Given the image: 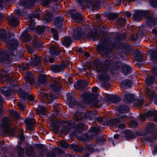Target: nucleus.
Wrapping results in <instances>:
<instances>
[{"label":"nucleus","mask_w":157,"mask_h":157,"mask_svg":"<svg viewBox=\"0 0 157 157\" xmlns=\"http://www.w3.org/2000/svg\"><path fill=\"white\" fill-rule=\"evenodd\" d=\"M96 65L95 70L98 73L97 77L100 81L105 82L109 80V76L108 73L107 67L101 64H96Z\"/></svg>","instance_id":"1"},{"label":"nucleus","mask_w":157,"mask_h":157,"mask_svg":"<svg viewBox=\"0 0 157 157\" xmlns=\"http://www.w3.org/2000/svg\"><path fill=\"white\" fill-rule=\"evenodd\" d=\"M6 44L9 45V52L12 55L15 56L17 54L16 48L18 44V42L14 39L10 41L6 42Z\"/></svg>","instance_id":"2"},{"label":"nucleus","mask_w":157,"mask_h":157,"mask_svg":"<svg viewBox=\"0 0 157 157\" xmlns=\"http://www.w3.org/2000/svg\"><path fill=\"white\" fill-rule=\"evenodd\" d=\"M127 117L125 115H123L121 116V118H116L112 120L111 122L113 123L112 124L114 125H115L116 124L121 121H125V120L127 118ZM115 128L117 127L121 129L124 128H125V126L124 124H121L118 126H115Z\"/></svg>","instance_id":"3"},{"label":"nucleus","mask_w":157,"mask_h":157,"mask_svg":"<svg viewBox=\"0 0 157 157\" xmlns=\"http://www.w3.org/2000/svg\"><path fill=\"white\" fill-rule=\"evenodd\" d=\"M3 127V132L6 135L12 136L14 133V130L9 126V124L7 122H4L2 124Z\"/></svg>","instance_id":"4"},{"label":"nucleus","mask_w":157,"mask_h":157,"mask_svg":"<svg viewBox=\"0 0 157 157\" xmlns=\"http://www.w3.org/2000/svg\"><path fill=\"white\" fill-rule=\"evenodd\" d=\"M18 94L19 96L23 98H27L30 101H33L34 100V98L31 95L28 93L23 92L21 89H20L18 90Z\"/></svg>","instance_id":"5"},{"label":"nucleus","mask_w":157,"mask_h":157,"mask_svg":"<svg viewBox=\"0 0 157 157\" xmlns=\"http://www.w3.org/2000/svg\"><path fill=\"white\" fill-rule=\"evenodd\" d=\"M70 14L71 17L75 20L82 21L83 17L80 14L75 10L70 11Z\"/></svg>","instance_id":"6"},{"label":"nucleus","mask_w":157,"mask_h":157,"mask_svg":"<svg viewBox=\"0 0 157 157\" xmlns=\"http://www.w3.org/2000/svg\"><path fill=\"white\" fill-rule=\"evenodd\" d=\"M53 83L50 85V87L55 91H57L61 87L59 81L57 78H53L52 79Z\"/></svg>","instance_id":"7"},{"label":"nucleus","mask_w":157,"mask_h":157,"mask_svg":"<svg viewBox=\"0 0 157 157\" xmlns=\"http://www.w3.org/2000/svg\"><path fill=\"white\" fill-rule=\"evenodd\" d=\"M145 12L143 10H136L133 14V19L136 21H140L141 17L145 14Z\"/></svg>","instance_id":"8"},{"label":"nucleus","mask_w":157,"mask_h":157,"mask_svg":"<svg viewBox=\"0 0 157 157\" xmlns=\"http://www.w3.org/2000/svg\"><path fill=\"white\" fill-rule=\"evenodd\" d=\"M95 146L93 144H90L83 147V148H81V150L79 151H83L85 149L86 152H93L96 150Z\"/></svg>","instance_id":"9"},{"label":"nucleus","mask_w":157,"mask_h":157,"mask_svg":"<svg viewBox=\"0 0 157 157\" xmlns=\"http://www.w3.org/2000/svg\"><path fill=\"white\" fill-rule=\"evenodd\" d=\"M25 123L27 127L30 130L35 123V121L33 118H27L25 121Z\"/></svg>","instance_id":"10"},{"label":"nucleus","mask_w":157,"mask_h":157,"mask_svg":"<svg viewBox=\"0 0 157 157\" xmlns=\"http://www.w3.org/2000/svg\"><path fill=\"white\" fill-rule=\"evenodd\" d=\"M65 65L63 64L60 65H53L51 67L52 71L57 72L63 71L65 68Z\"/></svg>","instance_id":"11"},{"label":"nucleus","mask_w":157,"mask_h":157,"mask_svg":"<svg viewBox=\"0 0 157 157\" xmlns=\"http://www.w3.org/2000/svg\"><path fill=\"white\" fill-rule=\"evenodd\" d=\"M122 71L124 75H127L132 70V67L128 64H124L122 65Z\"/></svg>","instance_id":"12"},{"label":"nucleus","mask_w":157,"mask_h":157,"mask_svg":"<svg viewBox=\"0 0 157 157\" xmlns=\"http://www.w3.org/2000/svg\"><path fill=\"white\" fill-rule=\"evenodd\" d=\"M9 80L10 83L12 84V79L9 75L8 73L5 71H3L2 72L0 73V81H2L5 77Z\"/></svg>","instance_id":"13"},{"label":"nucleus","mask_w":157,"mask_h":157,"mask_svg":"<svg viewBox=\"0 0 157 157\" xmlns=\"http://www.w3.org/2000/svg\"><path fill=\"white\" fill-rule=\"evenodd\" d=\"M25 79L26 81L29 82L30 84L34 83L33 76L31 72H27L26 74Z\"/></svg>","instance_id":"14"},{"label":"nucleus","mask_w":157,"mask_h":157,"mask_svg":"<svg viewBox=\"0 0 157 157\" xmlns=\"http://www.w3.org/2000/svg\"><path fill=\"white\" fill-rule=\"evenodd\" d=\"M28 29H26L21 35V38L25 42L27 41L30 40V37L28 34Z\"/></svg>","instance_id":"15"},{"label":"nucleus","mask_w":157,"mask_h":157,"mask_svg":"<svg viewBox=\"0 0 157 157\" xmlns=\"http://www.w3.org/2000/svg\"><path fill=\"white\" fill-rule=\"evenodd\" d=\"M9 23L10 25L13 26H17L19 24L18 19L13 16L12 17L10 18Z\"/></svg>","instance_id":"16"},{"label":"nucleus","mask_w":157,"mask_h":157,"mask_svg":"<svg viewBox=\"0 0 157 157\" xmlns=\"http://www.w3.org/2000/svg\"><path fill=\"white\" fill-rule=\"evenodd\" d=\"M59 49L55 46L52 47L50 50V53L53 55L58 56L59 54Z\"/></svg>","instance_id":"17"},{"label":"nucleus","mask_w":157,"mask_h":157,"mask_svg":"<svg viewBox=\"0 0 157 157\" xmlns=\"http://www.w3.org/2000/svg\"><path fill=\"white\" fill-rule=\"evenodd\" d=\"M132 85V82L128 79L123 80L121 83L122 87L124 89L130 87Z\"/></svg>","instance_id":"18"},{"label":"nucleus","mask_w":157,"mask_h":157,"mask_svg":"<svg viewBox=\"0 0 157 157\" xmlns=\"http://www.w3.org/2000/svg\"><path fill=\"white\" fill-rule=\"evenodd\" d=\"M99 101H98L96 98L92 99L89 102L90 106L92 108H96L99 106Z\"/></svg>","instance_id":"19"},{"label":"nucleus","mask_w":157,"mask_h":157,"mask_svg":"<svg viewBox=\"0 0 157 157\" xmlns=\"http://www.w3.org/2000/svg\"><path fill=\"white\" fill-rule=\"evenodd\" d=\"M36 111L38 114L44 115L46 114V110L45 107L39 106L36 109Z\"/></svg>","instance_id":"20"},{"label":"nucleus","mask_w":157,"mask_h":157,"mask_svg":"<svg viewBox=\"0 0 157 157\" xmlns=\"http://www.w3.org/2000/svg\"><path fill=\"white\" fill-rule=\"evenodd\" d=\"M117 110L120 113H125L128 111L129 109L126 105H123L118 107Z\"/></svg>","instance_id":"21"},{"label":"nucleus","mask_w":157,"mask_h":157,"mask_svg":"<svg viewBox=\"0 0 157 157\" xmlns=\"http://www.w3.org/2000/svg\"><path fill=\"white\" fill-rule=\"evenodd\" d=\"M147 24L149 25L152 26H154L156 23V20L155 19L151 17H147Z\"/></svg>","instance_id":"22"},{"label":"nucleus","mask_w":157,"mask_h":157,"mask_svg":"<svg viewBox=\"0 0 157 157\" xmlns=\"http://www.w3.org/2000/svg\"><path fill=\"white\" fill-rule=\"evenodd\" d=\"M71 43V40L70 37L68 36L64 38L63 44L65 46L68 47L70 45Z\"/></svg>","instance_id":"23"},{"label":"nucleus","mask_w":157,"mask_h":157,"mask_svg":"<svg viewBox=\"0 0 157 157\" xmlns=\"http://www.w3.org/2000/svg\"><path fill=\"white\" fill-rule=\"evenodd\" d=\"M1 91L4 95L6 96H10L11 93L10 89L8 87L2 88Z\"/></svg>","instance_id":"24"},{"label":"nucleus","mask_w":157,"mask_h":157,"mask_svg":"<svg viewBox=\"0 0 157 157\" xmlns=\"http://www.w3.org/2000/svg\"><path fill=\"white\" fill-rule=\"evenodd\" d=\"M34 56V58L32 61V64L36 66L40 63L41 59L40 57H38L36 55H35Z\"/></svg>","instance_id":"25"},{"label":"nucleus","mask_w":157,"mask_h":157,"mask_svg":"<svg viewBox=\"0 0 157 157\" xmlns=\"http://www.w3.org/2000/svg\"><path fill=\"white\" fill-rule=\"evenodd\" d=\"M17 150L18 154V157H24L25 152L23 148L17 147Z\"/></svg>","instance_id":"26"},{"label":"nucleus","mask_w":157,"mask_h":157,"mask_svg":"<svg viewBox=\"0 0 157 157\" xmlns=\"http://www.w3.org/2000/svg\"><path fill=\"white\" fill-rule=\"evenodd\" d=\"M150 54L151 59L154 60H155V59L157 61V59H156L157 57V51L156 50H150Z\"/></svg>","instance_id":"27"},{"label":"nucleus","mask_w":157,"mask_h":157,"mask_svg":"<svg viewBox=\"0 0 157 157\" xmlns=\"http://www.w3.org/2000/svg\"><path fill=\"white\" fill-rule=\"evenodd\" d=\"M134 97L133 94H126L125 97V100L126 102H131L132 99L134 98Z\"/></svg>","instance_id":"28"},{"label":"nucleus","mask_w":157,"mask_h":157,"mask_svg":"<svg viewBox=\"0 0 157 157\" xmlns=\"http://www.w3.org/2000/svg\"><path fill=\"white\" fill-rule=\"evenodd\" d=\"M63 20V19L62 17L57 18L55 22V26L56 27L60 26L62 25V21Z\"/></svg>","instance_id":"29"},{"label":"nucleus","mask_w":157,"mask_h":157,"mask_svg":"<svg viewBox=\"0 0 157 157\" xmlns=\"http://www.w3.org/2000/svg\"><path fill=\"white\" fill-rule=\"evenodd\" d=\"M101 50L105 53V55L107 57H109L111 56L112 55V52L110 51V50L107 48H102Z\"/></svg>","instance_id":"30"},{"label":"nucleus","mask_w":157,"mask_h":157,"mask_svg":"<svg viewBox=\"0 0 157 157\" xmlns=\"http://www.w3.org/2000/svg\"><path fill=\"white\" fill-rule=\"evenodd\" d=\"M154 80V78L152 76L148 77L146 80V83L148 86H150L153 84Z\"/></svg>","instance_id":"31"},{"label":"nucleus","mask_w":157,"mask_h":157,"mask_svg":"<svg viewBox=\"0 0 157 157\" xmlns=\"http://www.w3.org/2000/svg\"><path fill=\"white\" fill-rule=\"evenodd\" d=\"M134 56L135 59L137 61H140L141 60V56L139 51L136 50L134 52Z\"/></svg>","instance_id":"32"},{"label":"nucleus","mask_w":157,"mask_h":157,"mask_svg":"<svg viewBox=\"0 0 157 157\" xmlns=\"http://www.w3.org/2000/svg\"><path fill=\"white\" fill-rule=\"evenodd\" d=\"M146 94L147 96L149 98H152L153 97L155 94L154 92L150 90L149 88H147Z\"/></svg>","instance_id":"33"},{"label":"nucleus","mask_w":157,"mask_h":157,"mask_svg":"<svg viewBox=\"0 0 157 157\" xmlns=\"http://www.w3.org/2000/svg\"><path fill=\"white\" fill-rule=\"evenodd\" d=\"M41 96L43 98H45V99L46 100H47L48 99L49 100V98H50L51 100H52L54 99L52 95H51L50 94L48 95V94L45 93H41Z\"/></svg>","instance_id":"34"},{"label":"nucleus","mask_w":157,"mask_h":157,"mask_svg":"<svg viewBox=\"0 0 157 157\" xmlns=\"http://www.w3.org/2000/svg\"><path fill=\"white\" fill-rule=\"evenodd\" d=\"M46 76L44 75H40L39 78V82L42 84H44L46 82Z\"/></svg>","instance_id":"35"},{"label":"nucleus","mask_w":157,"mask_h":157,"mask_svg":"<svg viewBox=\"0 0 157 157\" xmlns=\"http://www.w3.org/2000/svg\"><path fill=\"white\" fill-rule=\"evenodd\" d=\"M73 36L74 39H77L79 36V31L78 29L76 28L74 30Z\"/></svg>","instance_id":"36"},{"label":"nucleus","mask_w":157,"mask_h":157,"mask_svg":"<svg viewBox=\"0 0 157 157\" xmlns=\"http://www.w3.org/2000/svg\"><path fill=\"white\" fill-rule=\"evenodd\" d=\"M157 112V111L156 110H149L146 113V114L147 117H151L152 116H155L156 115Z\"/></svg>","instance_id":"37"},{"label":"nucleus","mask_w":157,"mask_h":157,"mask_svg":"<svg viewBox=\"0 0 157 157\" xmlns=\"http://www.w3.org/2000/svg\"><path fill=\"white\" fill-rule=\"evenodd\" d=\"M10 113L11 116L12 117L17 119L20 118L19 114L15 110H11L10 112Z\"/></svg>","instance_id":"38"},{"label":"nucleus","mask_w":157,"mask_h":157,"mask_svg":"<svg viewBox=\"0 0 157 157\" xmlns=\"http://www.w3.org/2000/svg\"><path fill=\"white\" fill-rule=\"evenodd\" d=\"M75 86H77L80 89H83V88L81 86H83L84 87L86 86L85 82L84 81L82 82H78L77 83H75Z\"/></svg>","instance_id":"39"},{"label":"nucleus","mask_w":157,"mask_h":157,"mask_svg":"<svg viewBox=\"0 0 157 157\" xmlns=\"http://www.w3.org/2000/svg\"><path fill=\"white\" fill-rule=\"evenodd\" d=\"M112 99V102L113 103H117L121 100L120 98L118 96H112L111 97Z\"/></svg>","instance_id":"40"},{"label":"nucleus","mask_w":157,"mask_h":157,"mask_svg":"<svg viewBox=\"0 0 157 157\" xmlns=\"http://www.w3.org/2000/svg\"><path fill=\"white\" fill-rule=\"evenodd\" d=\"M126 137L128 139H131L134 138L135 136L133 132L130 131H128L126 132Z\"/></svg>","instance_id":"41"},{"label":"nucleus","mask_w":157,"mask_h":157,"mask_svg":"<svg viewBox=\"0 0 157 157\" xmlns=\"http://www.w3.org/2000/svg\"><path fill=\"white\" fill-rule=\"evenodd\" d=\"M135 105L137 107H140L143 105V101L142 100H136L134 101Z\"/></svg>","instance_id":"42"},{"label":"nucleus","mask_w":157,"mask_h":157,"mask_svg":"<svg viewBox=\"0 0 157 157\" xmlns=\"http://www.w3.org/2000/svg\"><path fill=\"white\" fill-rule=\"evenodd\" d=\"M99 36V35L96 33H92L90 36H88L89 38H92L93 40L97 39Z\"/></svg>","instance_id":"43"},{"label":"nucleus","mask_w":157,"mask_h":157,"mask_svg":"<svg viewBox=\"0 0 157 157\" xmlns=\"http://www.w3.org/2000/svg\"><path fill=\"white\" fill-rule=\"evenodd\" d=\"M51 32L53 34V36L54 39L55 40H57L58 36L57 35V32L55 29H51Z\"/></svg>","instance_id":"44"},{"label":"nucleus","mask_w":157,"mask_h":157,"mask_svg":"<svg viewBox=\"0 0 157 157\" xmlns=\"http://www.w3.org/2000/svg\"><path fill=\"white\" fill-rule=\"evenodd\" d=\"M60 145L61 147L64 148H67L68 147V144L65 140L62 141L60 142Z\"/></svg>","instance_id":"45"},{"label":"nucleus","mask_w":157,"mask_h":157,"mask_svg":"<svg viewBox=\"0 0 157 157\" xmlns=\"http://www.w3.org/2000/svg\"><path fill=\"white\" fill-rule=\"evenodd\" d=\"M90 131L91 132L94 133L95 134L100 132V130L98 128L93 127L90 128Z\"/></svg>","instance_id":"46"},{"label":"nucleus","mask_w":157,"mask_h":157,"mask_svg":"<svg viewBox=\"0 0 157 157\" xmlns=\"http://www.w3.org/2000/svg\"><path fill=\"white\" fill-rule=\"evenodd\" d=\"M147 128L148 131L151 132L152 130L155 129V127L154 124H150L147 126Z\"/></svg>","instance_id":"47"},{"label":"nucleus","mask_w":157,"mask_h":157,"mask_svg":"<svg viewBox=\"0 0 157 157\" xmlns=\"http://www.w3.org/2000/svg\"><path fill=\"white\" fill-rule=\"evenodd\" d=\"M52 18V15L50 14H47L44 17V19L47 22L51 20Z\"/></svg>","instance_id":"48"},{"label":"nucleus","mask_w":157,"mask_h":157,"mask_svg":"<svg viewBox=\"0 0 157 157\" xmlns=\"http://www.w3.org/2000/svg\"><path fill=\"white\" fill-rule=\"evenodd\" d=\"M51 0H41V4L43 6H46L48 5Z\"/></svg>","instance_id":"49"},{"label":"nucleus","mask_w":157,"mask_h":157,"mask_svg":"<svg viewBox=\"0 0 157 157\" xmlns=\"http://www.w3.org/2000/svg\"><path fill=\"white\" fill-rule=\"evenodd\" d=\"M125 21L126 20L124 18H121L118 20L117 23L118 24L122 25L125 23Z\"/></svg>","instance_id":"50"},{"label":"nucleus","mask_w":157,"mask_h":157,"mask_svg":"<svg viewBox=\"0 0 157 157\" xmlns=\"http://www.w3.org/2000/svg\"><path fill=\"white\" fill-rule=\"evenodd\" d=\"M70 130V128L68 126L67 127H65L63 128L62 130V132L64 134H66L67 133L69 132Z\"/></svg>","instance_id":"51"},{"label":"nucleus","mask_w":157,"mask_h":157,"mask_svg":"<svg viewBox=\"0 0 157 157\" xmlns=\"http://www.w3.org/2000/svg\"><path fill=\"white\" fill-rule=\"evenodd\" d=\"M33 153V150L31 148H29L27 151V155L29 156L31 155Z\"/></svg>","instance_id":"52"},{"label":"nucleus","mask_w":157,"mask_h":157,"mask_svg":"<svg viewBox=\"0 0 157 157\" xmlns=\"http://www.w3.org/2000/svg\"><path fill=\"white\" fill-rule=\"evenodd\" d=\"M117 14L115 13H111L109 15V17L110 19H113L117 18Z\"/></svg>","instance_id":"53"},{"label":"nucleus","mask_w":157,"mask_h":157,"mask_svg":"<svg viewBox=\"0 0 157 157\" xmlns=\"http://www.w3.org/2000/svg\"><path fill=\"white\" fill-rule=\"evenodd\" d=\"M85 127V125L82 123H80L77 125V129L78 131L79 129H82Z\"/></svg>","instance_id":"54"},{"label":"nucleus","mask_w":157,"mask_h":157,"mask_svg":"<svg viewBox=\"0 0 157 157\" xmlns=\"http://www.w3.org/2000/svg\"><path fill=\"white\" fill-rule=\"evenodd\" d=\"M35 25V23L33 21H31L30 22V23L29 24V29L31 30H33L34 29V25Z\"/></svg>","instance_id":"55"},{"label":"nucleus","mask_w":157,"mask_h":157,"mask_svg":"<svg viewBox=\"0 0 157 157\" xmlns=\"http://www.w3.org/2000/svg\"><path fill=\"white\" fill-rule=\"evenodd\" d=\"M47 157H56L55 154L54 152H49L47 153Z\"/></svg>","instance_id":"56"},{"label":"nucleus","mask_w":157,"mask_h":157,"mask_svg":"<svg viewBox=\"0 0 157 157\" xmlns=\"http://www.w3.org/2000/svg\"><path fill=\"white\" fill-rule=\"evenodd\" d=\"M5 32L3 31H0V37L2 38V39H5L6 36H5Z\"/></svg>","instance_id":"57"},{"label":"nucleus","mask_w":157,"mask_h":157,"mask_svg":"<svg viewBox=\"0 0 157 157\" xmlns=\"http://www.w3.org/2000/svg\"><path fill=\"white\" fill-rule=\"evenodd\" d=\"M34 0H29L27 2V4H29L27 7H29L32 6V5L34 3Z\"/></svg>","instance_id":"58"},{"label":"nucleus","mask_w":157,"mask_h":157,"mask_svg":"<svg viewBox=\"0 0 157 157\" xmlns=\"http://www.w3.org/2000/svg\"><path fill=\"white\" fill-rule=\"evenodd\" d=\"M152 73L155 77H157V67H154L152 70Z\"/></svg>","instance_id":"59"},{"label":"nucleus","mask_w":157,"mask_h":157,"mask_svg":"<svg viewBox=\"0 0 157 157\" xmlns=\"http://www.w3.org/2000/svg\"><path fill=\"white\" fill-rule=\"evenodd\" d=\"M55 151H56L57 153L59 154H62L63 153V151H62V150L59 148H56L55 149Z\"/></svg>","instance_id":"60"},{"label":"nucleus","mask_w":157,"mask_h":157,"mask_svg":"<svg viewBox=\"0 0 157 157\" xmlns=\"http://www.w3.org/2000/svg\"><path fill=\"white\" fill-rule=\"evenodd\" d=\"M131 125L133 127H136L138 125V123L137 122L135 121L134 120H132L131 122Z\"/></svg>","instance_id":"61"},{"label":"nucleus","mask_w":157,"mask_h":157,"mask_svg":"<svg viewBox=\"0 0 157 157\" xmlns=\"http://www.w3.org/2000/svg\"><path fill=\"white\" fill-rule=\"evenodd\" d=\"M147 117L146 115V113H145V114H144L143 115H142L140 116V119L141 121H144L145 120L146 117Z\"/></svg>","instance_id":"62"},{"label":"nucleus","mask_w":157,"mask_h":157,"mask_svg":"<svg viewBox=\"0 0 157 157\" xmlns=\"http://www.w3.org/2000/svg\"><path fill=\"white\" fill-rule=\"evenodd\" d=\"M18 105L19 108L21 109L22 111H23L25 109V107L24 105L21 103H18Z\"/></svg>","instance_id":"63"},{"label":"nucleus","mask_w":157,"mask_h":157,"mask_svg":"<svg viewBox=\"0 0 157 157\" xmlns=\"http://www.w3.org/2000/svg\"><path fill=\"white\" fill-rule=\"evenodd\" d=\"M154 150L153 151L152 153L154 155H155L157 153V144L154 146Z\"/></svg>","instance_id":"64"}]
</instances>
